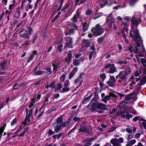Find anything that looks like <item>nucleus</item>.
<instances>
[{
  "label": "nucleus",
  "mask_w": 146,
  "mask_h": 146,
  "mask_svg": "<svg viewBox=\"0 0 146 146\" xmlns=\"http://www.w3.org/2000/svg\"><path fill=\"white\" fill-rule=\"evenodd\" d=\"M135 16L133 17V19L130 20L132 22L131 27L132 30L130 31V36L133 39L135 40L137 46L133 49L132 47H130V50L134 53H137L139 52L143 53L145 52L144 48L142 46L139 49H137V47H140L142 44V40L140 36L139 33L138 31L136 29L137 26L141 22V21L140 19H137L135 18Z\"/></svg>",
  "instance_id": "nucleus-1"
},
{
  "label": "nucleus",
  "mask_w": 146,
  "mask_h": 146,
  "mask_svg": "<svg viewBox=\"0 0 146 146\" xmlns=\"http://www.w3.org/2000/svg\"><path fill=\"white\" fill-rule=\"evenodd\" d=\"M139 84L138 85V84H137L136 86L137 92L136 93L133 92L131 94L128 95L127 96L125 97V100L123 101L121 103H125L126 104L128 103H130L131 104H133L134 101H132L128 102L127 101H129L131 99L135 101L137 99V94L139 93V92L141 89V87Z\"/></svg>",
  "instance_id": "nucleus-2"
},
{
  "label": "nucleus",
  "mask_w": 146,
  "mask_h": 146,
  "mask_svg": "<svg viewBox=\"0 0 146 146\" xmlns=\"http://www.w3.org/2000/svg\"><path fill=\"white\" fill-rule=\"evenodd\" d=\"M115 19L111 15H109L107 17L106 23L110 28L112 27L113 26V29L116 30L117 29V26L115 23Z\"/></svg>",
  "instance_id": "nucleus-3"
},
{
  "label": "nucleus",
  "mask_w": 146,
  "mask_h": 146,
  "mask_svg": "<svg viewBox=\"0 0 146 146\" xmlns=\"http://www.w3.org/2000/svg\"><path fill=\"white\" fill-rule=\"evenodd\" d=\"M128 24L127 23L123 22L121 25V28L123 29V31H121V33L123 34L124 40L127 44H128V40L127 39L126 37V35L127 33V29Z\"/></svg>",
  "instance_id": "nucleus-4"
},
{
  "label": "nucleus",
  "mask_w": 146,
  "mask_h": 146,
  "mask_svg": "<svg viewBox=\"0 0 146 146\" xmlns=\"http://www.w3.org/2000/svg\"><path fill=\"white\" fill-rule=\"evenodd\" d=\"M92 30L94 35L96 36L99 35L104 32V29L100 27L99 24L96 25L95 27L93 28Z\"/></svg>",
  "instance_id": "nucleus-5"
},
{
  "label": "nucleus",
  "mask_w": 146,
  "mask_h": 146,
  "mask_svg": "<svg viewBox=\"0 0 146 146\" xmlns=\"http://www.w3.org/2000/svg\"><path fill=\"white\" fill-rule=\"evenodd\" d=\"M109 68L108 72L109 74H113L117 71L116 68L114 64H108L105 66L104 68L107 69Z\"/></svg>",
  "instance_id": "nucleus-6"
},
{
  "label": "nucleus",
  "mask_w": 146,
  "mask_h": 146,
  "mask_svg": "<svg viewBox=\"0 0 146 146\" xmlns=\"http://www.w3.org/2000/svg\"><path fill=\"white\" fill-rule=\"evenodd\" d=\"M63 117L61 116H60L57 118L55 120L56 125L65 127L66 126L67 123L68 124L69 123L68 122H63Z\"/></svg>",
  "instance_id": "nucleus-7"
},
{
  "label": "nucleus",
  "mask_w": 146,
  "mask_h": 146,
  "mask_svg": "<svg viewBox=\"0 0 146 146\" xmlns=\"http://www.w3.org/2000/svg\"><path fill=\"white\" fill-rule=\"evenodd\" d=\"M140 79V78L139 77L136 78L134 76H133L131 77L129 79V81L130 82L129 85L130 86L129 88L131 90L133 89L134 87L135 86V84L137 81H139Z\"/></svg>",
  "instance_id": "nucleus-8"
},
{
  "label": "nucleus",
  "mask_w": 146,
  "mask_h": 146,
  "mask_svg": "<svg viewBox=\"0 0 146 146\" xmlns=\"http://www.w3.org/2000/svg\"><path fill=\"white\" fill-rule=\"evenodd\" d=\"M85 76V74L84 73H82L80 74L79 77L76 79L75 81V85L76 87L80 86L81 85L83 82V78Z\"/></svg>",
  "instance_id": "nucleus-9"
},
{
  "label": "nucleus",
  "mask_w": 146,
  "mask_h": 146,
  "mask_svg": "<svg viewBox=\"0 0 146 146\" xmlns=\"http://www.w3.org/2000/svg\"><path fill=\"white\" fill-rule=\"evenodd\" d=\"M110 142L112 144L113 146H122L119 141V139L117 138L112 139Z\"/></svg>",
  "instance_id": "nucleus-10"
},
{
  "label": "nucleus",
  "mask_w": 146,
  "mask_h": 146,
  "mask_svg": "<svg viewBox=\"0 0 146 146\" xmlns=\"http://www.w3.org/2000/svg\"><path fill=\"white\" fill-rule=\"evenodd\" d=\"M143 74L145 75L143 77L140 81L139 84L140 86L143 85L146 83V68L144 70Z\"/></svg>",
  "instance_id": "nucleus-11"
},
{
  "label": "nucleus",
  "mask_w": 146,
  "mask_h": 146,
  "mask_svg": "<svg viewBox=\"0 0 146 146\" xmlns=\"http://www.w3.org/2000/svg\"><path fill=\"white\" fill-rule=\"evenodd\" d=\"M108 2L107 0H100L97 3L100 5V8H102L107 5Z\"/></svg>",
  "instance_id": "nucleus-12"
},
{
  "label": "nucleus",
  "mask_w": 146,
  "mask_h": 146,
  "mask_svg": "<svg viewBox=\"0 0 146 146\" xmlns=\"http://www.w3.org/2000/svg\"><path fill=\"white\" fill-rule=\"evenodd\" d=\"M97 107L98 108L104 110H106L107 109L106 106L103 104L98 103L97 104Z\"/></svg>",
  "instance_id": "nucleus-13"
},
{
  "label": "nucleus",
  "mask_w": 146,
  "mask_h": 146,
  "mask_svg": "<svg viewBox=\"0 0 146 146\" xmlns=\"http://www.w3.org/2000/svg\"><path fill=\"white\" fill-rule=\"evenodd\" d=\"M96 103V99L95 98H93L88 105L89 107L91 109H92L93 107L94 106Z\"/></svg>",
  "instance_id": "nucleus-14"
},
{
  "label": "nucleus",
  "mask_w": 146,
  "mask_h": 146,
  "mask_svg": "<svg viewBox=\"0 0 146 146\" xmlns=\"http://www.w3.org/2000/svg\"><path fill=\"white\" fill-rule=\"evenodd\" d=\"M121 117L122 118H126L127 119L129 120L130 118H131L133 116L131 114H130L129 112H127L126 114H123L121 115Z\"/></svg>",
  "instance_id": "nucleus-15"
},
{
  "label": "nucleus",
  "mask_w": 146,
  "mask_h": 146,
  "mask_svg": "<svg viewBox=\"0 0 146 146\" xmlns=\"http://www.w3.org/2000/svg\"><path fill=\"white\" fill-rule=\"evenodd\" d=\"M62 126H60L59 125H56V126H55L54 127V131L56 133H57L60 132L61 127Z\"/></svg>",
  "instance_id": "nucleus-16"
},
{
  "label": "nucleus",
  "mask_w": 146,
  "mask_h": 146,
  "mask_svg": "<svg viewBox=\"0 0 146 146\" xmlns=\"http://www.w3.org/2000/svg\"><path fill=\"white\" fill-rule=\"evenodd\" d=\"M82 44L83 46L85 47L88 46L90 44L88 40L85 39L83 40Z\"/></svg>",
  "instance_id": "nucleus-17"
},
{
  "label": "nucleus",
  "mask_w": 146,
  "mask_h": 146,
  "mask_svg": "<svg viewBox=\"0 0 146 146\" xmlns=\"http://www.w3.org/2000/svg\"><path fill=\"white\" fill-rule=\"evenodd\" d=\"M80 9H78L76 11V14L74 15V22H76L77 21V18L79 15L80 14Z\"/></svg>",
  "instance_id": "nucleus-18"
},
{
  "label": "nucleus",
  "mask_w": 146,
  "mask_h": 146,
  "mask_svg": "<svg viewBox=\"0 0 146 146\" xmlns=\"http://www.w3.org/2000/svg\"><path fill=\"white\" fill-rule=\"evenodd\" d=\"M7 62L6 61H5L2 63H1L0 64V65L1 66V69L3 70H4L6 68L7 66Z\"/></svg>",
  "instance_id": "nucleus-19"
},
{
  "label": "nucleus",
  "mask_w": 146,
  "mask_h": 146,
  "mask_svg": "<svg viewBox=\"0 0 146 146\" xmlns=\"http://www.w3.org/2000/svg\"><path fill=\"white\" fill-rule=\"evenodd\" d=\"M72 57V54L71 53H69L68 54V58H66L65 59L66 61L68 63H70L71 61Z\"/></svg>",
  "instance_id": "nucleus-20"
},
{
  "label": "nucleus",
  "mask_w": 146,
  "mask_h": 146,
  "mask_svg": "<svg viewBox=\"0 0 146 146\" xmlns=\"http://www.w3.org/2000/svg\"><path fill=\"white\" fill-rule=\"evenodd\" d=\"M60 64L59 62H58L56 64H52V66L53 67V70L56 71L57 70L58 67Z\"/></svg>",
  "instance_id": "nucleus-21"
},
{
  "label": "nucleus",
  "mask_w": 146,
  "mask_h": 146,
  "mask_svg": "<svg viewBox=\"0 0 146 146\" xmlns=\"http://www.w3.org/2000/svg\"><path fill=\"white\" fill-rule=\"evenodd\" d=\"M110 99V96H106L102 100L104 103H106L107 101L109 100Z\"/></svg>",
  "instance_id": "nucleus-22"
},
{
  "label": "nucleus",
  "mask_w": 146,
  "mask_h": 146,
  "mask_svg": "<svg viewBox=\"0 0 146 146\" xmlns=\"http://www.w3.org/2000/svg\"><path fill=\"white\" fill-rule=\"evenodd\" d=\"M6 126V124L5 123L3 124V126L1 127L0 128V136L1 135H1L3 132Z\"/></svg>",
  "instance_id": "nucleus-23"
},
{
  "label": "nucleus",
  "mask_w": 146,
  "mask_h": 146,
  "mask_svg": "<svg viewBox=\"0 0 146 146\" xmlns=\"http://www.w3.org/2000/svg\"><path fill=\"white\" fill-rule=\"evenodd\" d=\"M124 72L123 71L122 74L120 76V79L122 80H125L127 79V76L125 74H124Z\"/></svg>",
  "instance_id": "nucleus-24"
},
{
  "label": "nucleus",
  "mask_w": 146,
  "mask_h": 146,
  "mask_svg": "<svg viewBox=\"0 0 146 146\" xmlns=\"http://www.w3.org/2000/svg\"><path fill=\"white\" fill-rule=\"evenodd\" d=\"M19 36L21 37H22L25 38H29V37L28 36V34L25 33L20 34L19 35Z\"/></svg>",
  "instance_id": "nucleus-25"
},
{
  "label": "nucleus",
  "mask_w": 146,
  "mask_h": 146,
  "mask_svg": "<svg viewBox=\"0 0 146 146\" xmlns=\"http://www.w3.org/2000/svg\"><path fill=\"white\" fill-rule=\"evenodd\" d=\"M29 129V128L28 127H27L25 128L22 132L19 135V137H23L24 136V134L25 133L27 132Z\"/></svg>",
  "instance_id": "nucleus-26"
},
{
  "label": "nucleus",
  "mask_w": 146,
  "mask_h": 146,
  "mask_svg": "<svg viewBox=\"0 0 146 146\" xmlns=\"http://www.w3.org/2000/svg\"><path fill=\"white\" fill-rule=\"evenodd\" d=\"M131 72V70L129 67H127L125 70V73L127 75L130 74Z\"/></svg>",
  "instance_id": "nucleus-27"
},
{
  "label": "nucleus",
  "mask_w": 146,
  "mask_h": 146,
  "mask_svg": "<svg viewBox=\"0 0 146 146\" xmlns=\"http://www.w3.org/2000/svg\"><path fill=\"white\" fill-rule=\"evenodd\" d=\"M88 26L87 25V23L86 22H85L83 24L82 28L83 30L85 31L87 30L88 29Z\"/></svg>",
  "instance_id": "nucleus-28"
},
{
  "label": "nucleus",
  "mask_w": 146,
  "mask_h": 146,
  "mask_svg": "<svg viewBox=\"0 0 146 146\" xmlns=\"http://www.w3.org/2000/svg\"><path fill=\"white\" fill-rule=\"evenodd\" d=\"M70 90V89L68 87H65L62 88V90L60 91V92L62 93H64L69 91Z\"/></svg>",
  "instance_id": "nucleus-29"
},
{
  "label": "nucleus",
  "mask_w": 146,
  "mask_h": 146,
  "mask_svg": "<svg viewBox=\"0 0 146 146\" xmlns=\"http://www.w3.org/2000/svg\"><path fill=\"white\" fill-rule=\"evenodd\" d=\"M33 6V5H31L29 3L25 7L26 11H28L29 10V9H31Z\"/></svg>",
  "instance_id": "nucleus-30"
},
{
  "label": "nucleus",
  "mask_w": 146,
  "mask_h": 146,
  "mask_svg": "<svg viewBox=\"0 0 146 146\" xmlns=\"http://www.w3.org/2000/svg\"><path fill=\"white\" fill-rule=\"evenodd\" d=\"M142 72L141 69H139V70L136 71L134 73V75L135 77L138 76Z\"/></svg>",
  "instance_id": "nucleus-31"
},
{
  "label": "nucleus",
  "mask_w": 146,
  "mask_h": 146,
  "mask_svg": "<svg viewBox=\"0 0 146 146\" xmlns=\"http://www.w3.org/2000/svg\"><path fill=\"white\" fill-rule=\"evenodd\" d=\"M66 76V74H63L61 76L60 78V82H63L64 81Z\"/></svg>",
  "instance_id": "nucleus-32"
},
{
  "label": "nucleus",
  "mask_w": 146,
  "mask_h": 146,
  "mask_svg": "<svg viewBox=\"0 0 146 146\" xmlns=\"http://www.w3.org/2000/svg\"><path fill=\"white\" fill-rule=\"evenodd\" d=\"M65 40L68 43H72V38L70 37H66L65 38Z\"/></svg>",
  "instance_id": "nucleus-33"
},
{
  "label": "nucleus",
  "mask_w": 146,
  "mask_h": 146,
  "mask_svg": "<svg viewBox=\"0 0 146 146\" xmlns=\"http://www.w3.org/2000/svg\"><path fill=\"white\" fill-rule=\"evenodd\" d=\"M35 57V55L33 54H31L28 58L27 62H29L33 60Z\"/></svg>",
  "instance_id": "nucleus-34"
},
{
  "label": "nucleus",
  "mask_w": 146,
  "mask_h": 146,
  "mask_svg": "<svg viewBox=\"0 0 146 146\" xmlns=\"http://www.w3.org/2000/svg\"><path fill=\"white\" fill-rule=\"evenodd\" d=\"M79 131L80 132H83L86 133H87V131L86 128L83 126L80 127L79 129Z\"/></svg>",
  "instance_id": "nucleus-35"
},
{
  "label": "nucleus",
  "mask_w": 146,
  "mask_h": 146,
  "mask_svg": "<svg viewBox=\"0 0 146 146\" xmlns=\"http://www.w3.org/2000/svg\"><path fill=\"white\" fill-rule=\"evenodd\" d=\"M88 54H89V59L90 60H91L94 54L93 51L88 52Z\"/></svg>",
  "instance_id": "nucleus-36"
},
{
  "label": "nucleus",
  "mask_w": 146,
  "mask_h": 146,
  "mask_svg": "<svg viewBox=\"0 0 146 146\" xmlns=\"http://www.w3.org/2000/svg\"><path fill=\"white\" fill-rule=\"evenodd\" d=\"M63 46V45L61 43H59L58 44V50L60 52H61L62 51V48Z\"/></svg>",
  "instance_id": "nucleus-37"
},
{
  "label": "nucleus",
  "mask_w": 146,
  "mask_h": 146,
  "mask_svg": "<svg viewBox=\"0 0 146 146\" xmlns=\"http://www.w3.org/2000/svg\"><path fill=\"white\" fill-rule=\"evenodd\" d=\"M141 61L143 65L145 66H146V60L144 58H141Z\"/></svg>",
  "instance_id": "nucleus-38"
},
{
  "label": "nucleus",
  "mask_w": 146,
  "mask_h": 146,
  "mask_svg": "<svg viewBox=\"0 0 146 146\" xmlns=\"http://www.w3.org/2000/svg\"><path fill=\"white\" fill-rule=\"evenodd\" d=\"M28 109H27V114L26 115V117L25 120L26 121V122H27L28 123L29 121V116H28Z\"/></svg>",
  "instance_id": "nucleus-39"
},
{
  "label": "nucleus",
  "mask_w": 146,
  "mask_h": 146,
  "mask_svg": "<svg viewBox=\"0 0 146 146\" xmlns=\"http://www.w3.org/2000/svg\"><path fill=\"white\" fill-rule=\"evenodd\" d=\"M100 77L102 80L104 81L106 78V76L104 73L100 74Z\"/></svg>",
  "instance_id": "nucleus-40"
},
{
  "label": "nucleus",
  "mask_w": 146,
  "mask_h": 146,
  "mask_svg": "<svg viewBox=\"0 0 146 146\" xmlns=\"http://www.w3.org/2000/svg\"><path fill=\"white\" fill-rule=\"evenodd\" d=\"M72 43H67L64 47V48L65 49L67 47L69 48H72Z\"/></svg>",
  "instance_id": "nucleus-41"
},
{
  "label": "nucleus",
  "mask_w": 146,
  "mask_h": 146,
  "mask_svg": "<svg viewBox=\"0 0 146 146\" xmlns=\"http://www.w3.org/2000/svg\"><path fill=\"white\" fill-rule=\"evenodd\" d=\"M92 12V9H89L86 11V14L87 15H89Z\"/></svg>",
  "instance_id": "nucleus-42"
},
{
  "label": "nucleus",
  "mask_w": 146,
  "mask_h": 146,
  "mask_svg": "<svg viewBox=\"0 0 146 146\" xmlns=\"http://www.w3.org/2000/svg\"><path fill=\"white\" fill-rule=\"evenodd\" d=\"M103 15V13H98L97 16L94 18V19H96Z\"/></svg>",
  "instance_id": "nucleus-43"
},
{
  "label": "nucleus",
  "mask_w": 146,
  "mask_h": 146,
  "mask_svg": "<svg viewBox=\"0 0 146 146\" xmlns=\"http://www.w3.org/2000/svg\"><path fill=\"white\" fill-rule=\"evenodd\" d=\"M80 62L77 60H74V65L75 66H78L80 64Z\"/></svg>",
  "instance_id": "nucleus-44"
},
{
  "label": "nucleus",
  "mask_w": 146,
  "mask_h": 146,
  "mask_svg": "<svg viewBox=\"0 0 146 146\" xmlns=\"http://www.w3.org/2000/svg\"><path fill=\"white\" fill-rule=\"evenodd\" d=\"M143 54L141 53H140L138 55L136 54L135 56V57H136L138 61H139L138 58L139 57H143Z\"/></svg>",
  "instance_id": "nucleus-45"
},
{
  "label": "nucleus",
  "mask_w": 146,
  "mask_h": 146,
  "mask_svg": "<svg viewBox=\"0 0 146 146\" xmlns=\"http://www.w3.org/2000/svg\"><path fill=\"white\" fill-rule=\"evenodd\" d=\"M35 100L34 99H32L31 104L29 106V108H31L32 106H33L34 105V104L35 103Z\"/></svg>",
  "instance_id": "nucleus-46"
},
{
  "label": "nucleus",
  "mask_w": 146,
  "mask_h": 146,
  "mask_svg": "<svg viewBox=\"0 0 146 146\" xmlns=\"http://www.w3.org/2000/svg\"><path fill=\"white\" fill-rule=\"evenodd\" d=\"M55 83L54 82H53L49 84V86L51 88H55Z\"/></svg>",
  "instance_id": "nucleus-47"
},
{
  "label": "nucleus",
  "mask_w": 146,
  "mask_h": 146,
  "mask_svg": "<svg viewBox=\"0 0 146 146\" xmlns=\"http://www.w3.org/2000/svg\"><path fill=\"white\" fill-rule=\"evenodd\" d=\"M48 133L49 135H51L56 133H55L54 131H52L51 129H50L48 130Z\"/></svg>",
  "instance_id": "nucleus-48"
},
{
  "label": "nucleus",
  "mask_w": 146,
  "mask_h": 146,
  "mask_svg": "<svg viewBox=\"0 0 146 146\" xmlns=\"http://www.w3.org/2000/svg\"><path fill=\"white\" fill-rule=\"evenodd\" d=\"M26 0H23L22 1L21 5V9H24V7L25 5V3Z\"/></svg>",
  "instance_id": "nucleus-49"
},
{
  "label": "nucleus",
  "mask_w": 146,
  "mask_h": 146,
  "mask_svg": "<svg viewBox=\"0 0 146 146\" xmlns=\"http://www.w3.org/2000/svg\"><path fill=\"white\" fill-rule=\"evenodd\" d=\"M43 71L39 70L37 71L36 73L35 74L37 75H41L43 74Z\"/></svg>",
  "instance_id": "nucleus-50"
},
{
  "label": "nucleus",
  "mask_w": 146,
  "mask_h": 146,
  "mask_svg": "<svg viewBox=\"0 0 146 146\" xmlns=\"http://www.w3.org/2000/svg\"><path fill=\"white\" fill-rule=\"evenodd\" d=\"M15 7V5L13 4H10L9 6V10L12 11Z\"/></svg>",
  "instance_id": "nucleus-51"
},
{
  "label": "nucleus",
  "mask_w": 146,
  "mask_h": 146,
  "mask_svg": "<svg viewBox=\"0 0 146 146\" xmlns=\"http://www.w3.org/2000/svg\"><path fill=\"white\" fill-rule=\"evenodd\" d=\"M114 82H111L110 81H108L107 82V83L110 86L113 87L114 86V84H113Z\"/></svg>",
  "instance_id": "nucleus-52"
},
{
  "label": "nucleus",
  "mask_w": 146,
  "mask_h": 146,
  "mask_svg": "<svg viewBox=\"0 0 146 146\" xmlns=\"http://www.w3.org/2000/svg\"><path fill=\"white\" fill-rule=\"evenodd\" d=\"M17 122V119L16 118H15L13 120V121L11 122V126H13Z\"/></svg>",
  "instance_id": "nucleus-53"
},
{
  "label": "nucleus",
  "mask_w": 146,
  "mask_h": 146,
  "mask_svg": "<svg viewBox=\"0 0 146 146\" xmlns=\"http://www.w3.org/2000/svg\"><path fill=\"white\" fill-rule=\"evenodd\" d=\"M70 84L69 81L68 80H66L64 84L65 87H68Z\"/></svg>",
  "instance_id": "nucleus-54"
},
{
  "label": "nucleus",
  "mask_w": 146,
  "mask_h": 146,
  "mask_svg": "<svg viewBox=\"0 0 146 146\" xmlns=\"http://www.w3.org/2000/svg\"><path fill=\"white\" fill-rule=\"evenodd\" d=\"M138 0H131L130 2V4L131 6L133 5Z\"/></svg>",
  "instance_id": "nucleus-55"
},
{
  "label": "nucleus",
  "mask_w": 146,
  "mask_h": 146,
  "mask_svg": "<svg viewBox=\"0 0 146 146\" xmlns=\"http://www.w3.org/2000/svg\"><path fill=\"white\" fill-rule=\"evenodd\" d=\"M28 29L29 35H31V34L33 32V29L31 27H29Z\"/></svg>",
  "instance_id": "nucleus-56"
},
{
  "label": "nucleus",
  "mask_w": 146,
  "mask_h": 146,
  "mask_svg": "<svg viewBox=\"0 0 146 146\" xmlns=\"http://www.w3.org/2000/svg\"><path fill=\"white\" fill-rule=\"evenodd\" d=\"M126 131L129 133H131L132 132V130L129 128L128 127L125 129Z\"/></svg>",
  "instance_id": "nucleus-57"
},
{
  "label": "nucleus",
  "mask_w": 146,
  "mask_h": 146,
  "mask_svg": "<svg viewBox=\"0 0 146 146\" xmlns=\"http://www.w3.org/2000/svg\"><path fill=\"white\" fill-rule=\"evenodd\" d=\"M104 37L102 36V37H100L98 39V42L99 43L102 42L103 40L104 39Z\"/></svg>",
  "instance_id": "nucleus-58"
},
{
  "label": "nucleus",
  "mask_w": 146,
  "mask_h": 146,
  "mask_svg": "<svg viewBox=\"0 0 146 146\" xmlns=\"http://www.w3.org/2000/svg\"><path fill=\"white\" fill-rule=\"evenodd\" d=\"M133 137V134H129L127 135V139L128 140H129L132 138Z\"/></svg>",
  "instance_id": "nucleus-59"
},
{
  "label": "nucleus",
  "mask_w": 146,
  "mask_h": 146,
  "mask_svg": "<svg viewBox=\"0 0 146 146\" xmlns=\"http://www.w3.org/2000/svg\"><path fill=\"white\" fill-rule=\"evenodd\" d=\"M62 87V85L60 83H58L57 87V89L58 90H60Z\"/></svg>",
  "instance_id": "nucleus-60"
},
{
  "label": "nucleus",
  "mask_w": 146,
  "mask_h": 146,
  "mask_svg": "<svg viewBox=\"0 0 146 146\" xmlns=\"http://www.w3.org/2000/svg\"><path fill=\"white\" fill-rule=\"evenodd\" d=\"M24 126H23L22 125H21L19 127L17 131H16V133H18L20 131H21Z\"/></svg>",
  "instance_id": "nucleus-61"
},
{
  "label": "nucleus",
  "mask_w": 146,
  "mask_h": 146,
  "mask_svg": "<svg viewBox=\"0 0 146 146\" xmlns=\"http://www.w3.org/2000/svg\"><path fill=\"white\" fill-rule=\"evenodd\" d=\"M89 101V98H87L84 99L83 101V104H86Z\"/></svg>",
  "instance_id": "nucleus-62"
},
{
  "label": "nucleus",
  "mask_w": 146,
  "mask_h": 146,
  "mask_svg": "<svg viewBox=\"0 0 146 146\" xmlns=\"http://www.w3.org/2000/svg\"><path fill=\"white\" fill-rule=\"evenodd\" d=\"M116 110L115 108H113L111 110H110L109 111V113L110 114H112L113 113H114L116 112Z\"/></svg>",
  "instance_id": "nucleus-63"
},
{
  "label": "nucleus",
  "mask_w": 146,
  "mask_h": 146,
  "mask_svg": "<svg viewBox=\"0 0 146 146\" xmlns=\"http://www.w3.org/2000/svg\"><path fill=\"white\" fill-rule=\"evenodd\" d=\"M127 62L126 61H121L117 62V63L121 65L123 64H126Z\"/></svg>",
  "instance_id": "nucleus-64"
}]
</instances>
